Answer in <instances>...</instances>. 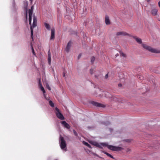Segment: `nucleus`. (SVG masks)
<instances>
[{
	"label": "nucleus",
	"mask_w": 160,
	"mask_h": 160,
	"mask_svg": "<svg viewBox=\"0 0 160 160\" xmlns=\"http://www.w3.org/2000/svg\"><path fill=\"white\" fill-rule=\"evenodd\" d=\"M90 143L92 145H93L96 146L100 148H102V147H107L110 150L113 151H120L122 148L119 147H116L113 146L111 145H108L107 143H101L100 144L98 143L92 141H91Z\"/></svg>",
	"instance_id": "f257e3e1"
},
{
	"label": "nucleus",
	"mask_w": 160,
	"mask_h": 160,
	"mask_svg": "<svg viewBox=\"0 0 160 160\" xmlns=\"http://www.w3.org/2000/svg\"><path fill=\"white\" fill-rule=\"evenodd\" d=\"M32 7L31 9L32 8ZM29 24L30 25V29L31 32V37L32 40H33V28H35L37 26V19L36 17L34 16L33 17V22L32 25H31V21H32V11L31 9L29 10Z\"/></svg>",
	"instance_id": "f03ea898"
},
{
	"label": "nucleus",
	"mask_w": 160,
	"mask_h": 160,
	"mask_svg": "<svg viewBox=\"0 0 160 160\" xmlns=\"http://www.w3.org/2000/svg\"><path fill=\"white\" fill-rule=\"evenodd\" d=\"M142 46L143 48L152 52L154 53H160V50H158L156 49L152 48L151 47L148 46L146 44H142Z\"/></svg>",
	"instance_id": "7ed1b4c3"
},
{
	"label": "nucleus",
	"mask_w": 160,
	"mask_h": 160,
	"mask_svg": "<svg viewBox=\"0 0 160 160\" xmlns=\"http://www.w3.org/2000/svg\"><path fill=\"white\" fill-rule=\"evenodd\" d=\"M55 110H56L55 114L57 118L61 120H64V118L63 115L60 112L59 109L57 108H56Z\"/></svg>",
	"instance_id": "20e7f679"
},
{
	"label": "nucleus",
	"mask_w": 160,
	"mask_h": 160,
	"mask_svg": "<svg viewBox=\"0 0 160 160\" xmlns=\"http://www.w3.org/2000/svg\"><path fill=\"white\" fill-rule=\"evenodd\" d=\"M60 140H61L60 147L61 148L64 149L66 146V143L64 138L63 137H60Z\"/></svg>",
	"instance_id": "39448f33"
},
{
	"label": "nucleus",
	"mask_w": 160,
	"mask_h": 160,
	"mask_svg": "<svg viewBox=\"0 0 160 160\" xmlns=\"http://www.w3.org/2000/svg\"><path fill=\"white\" fill-rule=\"evenodd\" d=\"M91 103L93 105L97 107L102 108L105 107V105L94 101H92Z\"/></svg>",
	"instance_id": "423d86ee"
},
{
	"label": "nucleus",
	"mask_w": 160,
	"mask_h": 160,
	"mask_svg": "<svg viewBox=\"0 0 160 160\" xmlns=\"http://www.w3.org/2000/svg\"><path fill=\"white\" fill-rule=\"evenodd\" d=\"M117 36H130V35L128 33H127L124 32H117L116 33Z\"/></svg>",
	"instance_id": "0eeeda50"
},
{
	"label": "nucleus",
	"mask_w": 160,
	"mask_h": 160,
	"mask_svg": "<svg viewBox=\"0 0 160 160\" xmlns=\"http://www.w3.org/2000/svg\"><path fill=\"white\" fill-rule=\"evenodd\" d=\"M71 45H72V42L71 41H69L68 42V43L67 45V46L66 48H65V51L67 52H69V50H70V48L71 46Z\"/></svg>",
	"instance_id": "6e6552de"
},
{
	"label": "nucleus",
	"mask_w": 160,
	"mask_h": 160,
	"mask_svg": "<svg viewBox=\"0 0 160 160\" xmlns=\"http://www.w3.org/2000/svg\"><path fill=\"white\" fill-rule=\"evenodd\" d=\"M61 124L67 129H69L70 128V126L65 121H62L61 122Z\"/></svg>",
	"instance_id": "1a4fd4ad"
},
{
	"label": "nucleus",
	"mask_w": 160,
	"mask_h": 160,
	"mask_svg": "<svg viewBox=\"0 0 160 160\" xmlns=\"http://www.w3.org/2000/svg\"><path fill=\"white\" fill-rule=\"evenodd\" d=\"M105 22L106 24L107 25H108L110 24V22L109 20V17L107 15L105 16Z\"/></svg>",
	"instance_id": "9d476101"
},
{
	"label": "nucleus",
	"mask_w": 160,
	"mask_h": 160,
	"mask_svg": "<svg viewBox=\"0 0 160 160\" xmlns=\"http://www.w3.org/2000/svg\"><path fill=\"white\" fill-rule=\"evenodd\" d=\"M55 38V29L54 28L51 29V34L50 37V40H53Z\"/></svg>",
	"instance_id": "9b49d317"
},
{
	"label": "nucleus",
	"mask_w": 160,
	"mask_h": 160,
	"mask_svg": "<svg viewBox=\"0 0 160 160\" xmlns=\"http://www.w3.org/2000/svg\"><path fill=\"white\" fill-rule=\"evenodd\" d=\"M48 60L49 64H50L51 61V52L50 50L48 52Z\"/></svg>",
	"instance_id": "f8f14e48"
},
{
	"label": "nucleus",
	"mask_w": 160,
	"mask_h": 160,
	"mask_svg": "<svg viewBox=\"0 0 160 160\" xmlns=\"http://www.w3.org/2000/svg\"><path fill=\"white\" fill-rule=\"evenodd\" d=\"M158 10L156 8L152 9L151 11L152 14L153 16H156L157 15Z\"/></svg>",
	"instance_id": "ddd939ff"
},
{
	"label": "nucleus",
	"mask_w": 160,
	"mask_h": 160,
	"mask_svg": "<svg viewBox=\"0 0 160 160\" xmlns=\"http://www.w3.org/2000/svg\"><path fill=\"white\" fill-rule=\"evenodd\" d=\"M39 85L40 87V88L41 89V90L42 91L43 94H44L45 93V91L44 89V88L42 86V84L40 82V81L39 82Z\"/></svg>",
	"instance_id": "4468645a"
},
{
	"label": "nucleus",
	"mask_w": 160,
	"mask_h": 160,
	"mask_svg": "<svg viewBox=\"0 0 160 160\" xmlns=\"http://www.w3.org/2000/svg\"><path fill=\"white\" fill-rule=\"evenodd\" d=\"M133 38L135 39L138 43L139 44L142 43V41L141 39L138 38L136 37H134Z\"/></svg>",
	"instance_id": "2eb2a0df"
},
{
	"label": "nucleus",
	"mask_w": 160,
	"mask_h": 160,
	"mask_svg": "<svg viewBox=\"0 0 160 160\" xmlns=\"http://www.w3.org/2000/svg\"><path fill=\"white\" fill-rule=\"evenodd\" d=\"M44 25H45V27L47 29H48V30H50V26L48 24L45 23L44 24Z\"/></svg>",
	"instance_id": "dca6fc26"
},
{
	"label": "nucleus",
	"mask_w": 160,
	"mask_h": 160,
	"mask_svg": "<svg viewBox=\"0 0 160 160\" xmlns=\"http://www.w3.org/2000/svg\"><path fill=\"white\" fill-rule=\"evenodd\" d=\"M83 144H84L85 145L87 146L88 147L91 148V147L90 144H89L88 142H86L84 141H83Z\"/></svg>",
	"instance_id": "f3484780"
},
{
	"label": "nucleus",
	"mask_w": 160,
	"mask_h": 160,
	"mask_svg": "<svg viewBox=\"0 0 160 160\" xmlns=\"http://www.w3.org/2000/svg\"><path fill=\"white\" fill-rule=\"evenodd\" d=\"M120 56L123 57L124 58H126L127 56V55H126V54H125L123 52H120Z\"/></svg>",
	"instance_id": "a211bd4d"
},
{
	"label": "nucleus",
	"mask_w": 160,
	"mask_h": 160,
	"mask_svg": "<svg viewBox=\"0 0 160 160\" xmlns=\"http://www.w3.org/2000/svg\"><path fill=\"white\" fill-rule=\"evenodd\" d=\"M104 153L106 154L109 157H110L111 158H113V157L110 154L106 152H104Z\"/></svg>",
	"instance_id": "6ab92c4d"
},
{
	"label": "nucleus",
	"mask_w": 160,
	"mask_h": 160,
	"mask_svg": "<svg viewBox=\"0 0 160 160\" xmlns=\"http://www.w3.org/2000/svg\"><path fill=\"white\" fill-rule=\"evenodd\" d=\"M49 104L52 107H54V103L51 100L49 101Z\"/></svg>",
	"instance_id": "aec40b11"
},
{
	"label": "nucleus",
	"mask_w": 160,
	"mask_h": 160,
	"mask_svg": "<svg viewBox=\"0 0 160 160\" xmlns=\"http://www.w3.org/2000/svg\"><path fill=\"white\" fill-rule=\"evenodd\" d=\"M31 48H32V53L34 55L36 56V54H35V52H34V51L33 48V46H32V45H31Z\"/></svg>",
	"instance_id": "412c9836"
},
{
	"label": "nucleus",
	"mask_w": 160,
	"mask_h": 160,
	"mask_svg": "<svg viewBox=\"0 0 160 160\" xmlns=\"http://www.w3.org/2000/svg\"><path fill=\"white\" fill-rule=\"evenodd\" d=\"M73 132L74 134V135L75 136H78V134H77V132H76L75 131V130L74 129L73 130Z\"/></svg>",
	"instance_id": "4be33fe9"
},
{
	"label": "nucleus",
	"mask_w": 160,
	"mask_h": 160,
	"mask_svg": "<svg viewBox=\"0 0 160 160\" xmlns=\"http://www.w3.org/2000/svg\"><path fill=\"white\" fill-rule=\"evenodd\" d=\"M95 60V58L94 57H92L91 58V62L93 63Z\"/></svg>",
	"instance_id": "5701e85b"
},
{
	"label": "nucleus",
	"mask_w": 160,
	"mask_h": 160,
	"mask_svg": "<svg viewBox=\"0 0 160 160\" xmlns=\"http://www.w3.org/2000/svg\"><path fill=\"white\" fill-rule=\"evenodd\" d=\"M94 71V69L93 68H91L90 70V73L92 74L93 73V72Z\"/></svg>",
	"instance_id": "b1692460"
},
{
	"label": "nucleus",
	"mask_w": 160,
	"mask_h": 160,
	"mask_svg": "<svg viewBox=\"0 0 160 160\" xmlns=\"http://www.w3.org/2000/svg\"><path fill=\"white\" fill-rule=\"evenodd\" d=\"M46 87L49 90H51V88L48 85V84L46 85Z\"/></svg>",
	"instance_id": "393cba45"
},
{
	"label": "nucleus",
	"mask_w": 160,
	"mask_h": 160,
	"mask_svg": "<svg viewBox=\"0 0 160 160\" xmlns=\"http://www.w3.org/2000/svg\"><path fill=\"white\" fill-rule=\"evenodd\" d=\"M81 56V54H79L78 56V59H79L80 58Z\"/></svg>",
	"instance_id": "a878e982"
},
{
	"label": "nucleus",
	"mask_w": 160,
	"mask_h": 160,
	"mask_svg": "<svg viewBox=\"0 0 160 160\" xmlns=\"http://www.w3.org/2000/svg\"><path fill=\"white\" fill-rule=\"evenodd\" d=\"M108 74H107L105 76V78L106 79H107L108 78Z\"/></svg>",
	"instance_id": "bb28decb"
},
{
	"label": "nucleus",
	"mask_w": 160,
	"mask_h": 160,
	"mask_svg": "<svg viewBox=\"0 0 160 160\" xmlns=\"http://www.w3.org/2000/svg\"><path fill=\"white\" fill-rule=\"evenodd\" d=\"M62 75H63V77H65V73L64 72H63V74H62Z\"/></svg>",
	"instance_id": "cd10ccee"
},
{
	"label": "nucleus",
	"mask_w": 160,
	"mask_h": 160,
	"mask_svg": "<svg viewBox=\"0 0 160 160\" xmlns=\"http://www.w3.org/2000/svg\"><path fill=\"white\" fill-rule=\"evenodd\" d=\"M158 5L159 7L160 8V1L158 2Z\"/></svg>",
	"instance_id": "c85d7f7f"
},
{
	"label": "nucleus",
	"mask_w": 160,
	"mask_h": 160,
	"mask_svg": "<svg viewBox=\"0 0 160 160\" xmlns=\"http://www.w3.org/2000/svg\"><path fill=\"white\" fill-rule=\"evenodd\" d=\"M118 85L119 87H121L122 86V85L121 84H119Z\"/></svg>",
	"instance_id": "c756f323"
},
{
	"label": "nucleus",
	"mask_w": 160,
	"mask_h": 160,
	"mask_svg": "<svg viewBox=\"0 0 160 160\" xmlns=\"http://www.w3.org/2000/svg\"><path fill=\"white\" fill-rule=\"evenodd\" d=\"M139 78L141 79H142V78H141V77L140 76V77H139Z\"/></svg>",
	"instance_id": "7c9ffc66"
},
{
	"label": "nucleus",
	"mask_w": 160,
	"mask_h": 160,
	"mask_svg": "<svg viewBox=\"0 0 160 160\" xmlns=\"http://www.w3.org/2000/svg\"><path fill=\"white\" fill-rule=\"evenodd\" d=\"M30 1H31V0H29Z\"/></svg>",
	"instance_id": "2f4dec72"
}]
</instances>
